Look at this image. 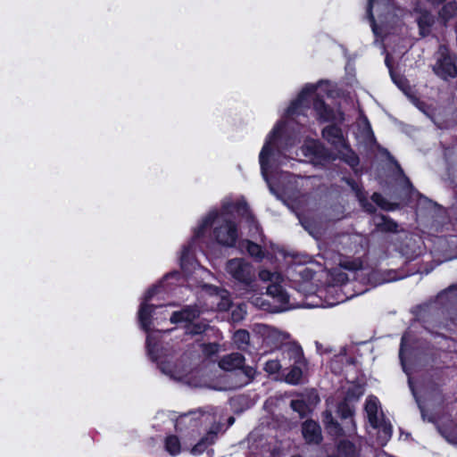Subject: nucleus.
Returning a JSON list of instances; mask_svg holds the SVG:
<instances>
[{
  "label": "nucleus",
  "mask_w": 457,
  "mask_h": 457,
  "mask_svg": "<svg viewBox=\"0 0 457 457\" xmlns=\"http://www.w3.org/2000/svg\"><path fill=\"white\" fill-rule=\"evenodd\" d=\"M215 219H219L213 231L217 242L224 246H233L238 237L237 226L231 220L219 218L215 211L211 212L195 229V237H200Z\"/></svg>",
  "instance_id": "f257e3e1"
},
{
  "label": "nucleus",
  "mask_w": 457,
  "mask_h": 457,
  "mask_svg": "<svg viewBox=\"0 0 457 457\" xmlns=\"http://www.w3.org/2000/svg\"><path fill=\"white\" fill-rule=\"evenodd\" d=\"M322 137L327 140L337 152L338 157L349 164L355 167L359 164V158L350 148L345 140L342 129L336 125H328L322 129Z\"/></svg>",
  "instance_id": "f03ea898"
},
{
  "label": "nucleus",
  "mask_w": 457,
  "mask_h": 457,
  "mask_svg": "<svg viewBox=\"0 0 457 457\" xmlns=\"http://www.w3.org/2000/svg\"><path fill=\"white\" fill-rule=\"evenodd\" d=\"M245 357L239 353H232L224 355L219 361L220 369L228 371L241 370L243 378L237 386L238 387L249 384L255 376V370L250 366H245Z\"/></svg>",
  "instance_id": "7ed1b4c3"
},
{
  "label": "nucleus",
  "mask_w": 457,
  "mask_h": 457,
  "mask_svg": "<svg viewBox=\"0 0 457 457\" xmlns=\"http://www.w3.org/2000/svg\"><path fill=\"white\" fill-rule=\"evenodd\" d=\"M434 73L444 80L457 77V57L451 55L445 46H440L436 62L432 66Z\"/></svg>",
  "instance_id": "20e7f679"
},
{
  "label": "nucleus",
  "mask_w": 457,
  "mask_h": 457,
  "mask_svg": "<svg viewBox=\"0 0 457 457\" xmlns=\"http://www.w3.org/2000/svg\"><path fill=\"white\" fill-rule=\"evenodd\" d=\"M259 277L263 281L271 282L267 287V294L280 304L277 311L287 310L288 308L289 295L278 283L281 278L280 274L262 270L259 272Z\"/></svg>",
  "instance_id": "39448f33"
},
{
  "label": "nucleus",
  "mask_w": 457,
  "mask_h": 457,
  "mask_svg": "<svg viewBox=\"0 0 457 457\" xmlns=\"http://www.w3.org/2000/svg\"><path fill=\"white\" fill-rule=\"evenodd\" d=\"M226 271L236 281L250 287L255 278L253 265L243 258H234L226 263Z\"/></svg>",
  "instance_id": "423d86ee"
},
{
  "label": "nucleus",
  "mask_w": 457,
  "mask_h": 457,
  "mask_svg": "<svg viewBox=\"0 0 457 457\" xmlns=\"http://www.w3.org/2000/svg\"><path fill=\"white\" fill-rule=\"evenodd\" d=\"M283 124L278 123L270 132L266 143L264 144L261 153H260V164H261V170L262 175L265 181L268 183L270 189L273 191L269 177H268V170L270 169L269 164V157L271 155L273 147L275 145V140L278 137L280 136L281 130H282Z\"/></svg>",
  "instance_id": "0eeeda50"
},
{
  "label": "nucleus",
  "mask_w": 457,
  "mask_h": 457,
  "mask_svg": "<svg viewBox=\"0 0 457 457\" xmlns=\"http://www.w3.org/2000/svg\"><path fill=\"white\" fill-rule=\"evenodd\" d=\"M253 331L260 335L267 345L274 347L282 346L288 338L287 334L266 324H254Z\"/></svg>",
  "instance_id": "6e6552de"
},
{
  "label": "nucleus",
  "mask_w": 457,
  "mask_h": 457,
  "mask_svg": "<svg viewBox=\"0 0 457 457\" xmlns=\"http://www.w3.org/2000/svg\"><path fill=\"white\" fill-rule=\"evenodd\" d=\"M391 5L389 0H369L367 7V16L370 21L372 31L376 36H378L379 28L376 23L374 12L377 13L379 19L386 18V14L390 12Z\"/></svg>",
  "instance_id": "1a4fd4ad"
},
{
  "label": "nucleus",
  "mask_w": 457,
  "mask_h": 457,
  "mask_svg": "<svg viewBox=\"0 0 457 457\" xmlns=\"http://www.w3.org/2000/svg\"><path fill=\"white\" fill-rule=\"evenodd\" d=\"M313 109L316 112L318 119L322 121H337L342 122L345 120L344 113L337 111L335 112L333 109L325 104V103L316 98L313 102Z\"/></svg>",
  "instance_id": "9d476101"
},
{
  "label": "nucleus",
  "mask_w": 457,
  "mask_h": 457,
  "mask_svg": "<svg viewBox=\"0 0 457 457\" xmlns=\"http://www.w3.org/2000/svg\"><path fill=\"white\" fill-rule=\"evenodd\" d=\"M302 434L307 444L319 445L322 441L321 428L312 420H307L302 424Z\"/></svg>",
  "instance_id": "9b49d317"
},
{
  "label": "nucleus",
  "mask_w": 457,
  "mask_h": 457,
  "mask_svg": "<svg viewBox=\"0 0 457 457\" xmlns=\"http://www.w3.org/2000/svg\"><path fill=\"white\" fill-rule=\"evenodd\" d=\"M353 410L346 403H340L337 407V413L344 420L343 428L346 432V436L355 434L356 426L353 419Z\"/></svg>",
  "instance_id": "f8f14e48"
},
{
  "label": "nucleus",
  "mask_w": 457,
  "mask_h": 457,
  "mask_svg": "<svg viewBox=\"0 0 457 457\" xmlns=\"http://www.w3.org/2000/svg\"><path fill=\"white\" fill-rule=\"evenodd\" d=\"M416 22L419 27L420 35L423 37L428 36L435 25V16L427 10H420L417 12Z\"/></svg>",
  "instance_id": "ddd939ff"
},
{
  "label": "nucleus",
  "mask_w": 457,
  "mask_h": 457,
  "mask_svg": "<svg viewBox=\"0 0 457 457\" xmlns=\"http://www.w3.org/2000/svg\"><path fill=\"white\" fill-rule=\"evenodd\" d=\"M283 360L288 359L292 364H304L303 353L301 346L294 342H287L282 345Z\"/></svg>",
  "instance_id": "4468645a"
},
{
  "label": "nucleus",
  "mask_w": 457,
  "mask_h": 457,
  "mask_svg": "<svg viewBox=\"0 0 457 457\" xmlns=\"http://www.w3.org/2000/svg\"><path fill=\"white\" fill-rule=\"evenodd\" d=\"M200 315V311L196 306L188 305L179 312H174L170 316V322L175 324L179 322H191L197 319Z\"/></svg>",
  "instance_id": "2eb2a0df"
},
{
  "label": "nucleus",
  "mask_w": 457,
  "mask_h": 457,
  "mask_svg": "<svg viewBox=\"0 0 457 457\" xmlns=\"http://www.w3.org/2000/svg\"><path fill=\"white\" fill-rule=\"evenodd\" d=\"M373 223L377 230L381 232L396 233L398 231V224L386 215H375L373 217Z\"/></svg>",
  "instance_id": "dca6fc26"
},
{
  "label": "nucleus",
  "mask_w": 457,
  "mask_h": 457,
  "mask_svg": "<svg viewBox=\"0 0 457 457\" xmlns=\"http://www.w3.org/2000/svg\"><path fill=\"white\" fill-rule=\"evenodd\" d=\"M323 423L328 432L335 436H346V432L343 427L334 420L332 416V412L330 411H325L322 413Z\"/></svg>",
  "instance_id": "f3484780"
},
{
  "label": "nucleus",
  "mask_w": 457,
  "mask_h": 457,
  "mask_svg": "<svg viewBox=\"0 0 457 457\" xmlns=\"http://www.w3.org/2000/svg\"><path fill=\"white\" fill-rule=\"evenodd\" d=\"M315 90V86H306L299 94L298 98L292 102L290 106L287 109V115L291 116L298 113L302 109V105L305 100L306 96L309 95L310 93L314 92Z\"/></svg>",
  "instance_id": "a211bd4d"
},
{
  "label": "nucleus",
  "mask_w": 457,
  "mask_h": 457,
  "mask_svg": "<svg viewBox=\"0 0 457 457\" xmlns=\"http://www.w3.org/2000/svg\"><path fill=\"white\" fill-rule=\"evenodd\" d=\"M379 405L377 398L370 397L365 404V411L370 425H377L381 419L382 412H378Z\"/></svg>",
  "instance_id": "6ab92c4d"
},
{
  "label": "nucleus",
  "mask_w": 457,
  "mask_h": 457,
  "mask_svg": "<svg viewBox=\"0 0 457 457\" xmlns=\"http://www.w3.org/2000/svg\"><path fill=\"white\" fill-rule=\"evenodd\" d=\"M154 306L148 304L147 303H142L139 312H138V320L141 324V327L148 331L151 326V317L152 312H154Z\"/></svg>",
  "instance_id": "aec40b11"
},
{
  "label": "nucleus",
  "mask_w": 457,
  "mask_h": 457,
  "mask_svg": "<svg viewBox=\"0 0 457 457\" xmlns=\"http://www.w3.org/2000/svg\"><path fill=\"white\" fill-rule=\"evenodd\" d=\"M217 438V432L211 429L204 437H203L192 449L191 453L194 455L201 454Z\"/></svg>",
  "instance_id": "412c9836"
},
{
  "label": "nucleus",
  "mask_w": 457,
  "mask_h": 457,
  "mask_svg": "<svg viewBox=\"0 0 457 457\" xmlns=\"http://www.w3.org/2000/svg\"><path fill=\"white\" fill-rule=\"evenodd\" d=\"M371 426L378 429V439L381 445L386 444L390 439L392 436V426L384 420V415H381V419L377 425Z\"/></svg>",
  "instance_id": "4be33fe9"
},
{
  "label": "nucleus",
  "mask_w": 457,
  "mask_h": 457,
  "mask_svg": "<svg viewBox=\"0 0 457 457\" xmlns=\"http://www.w3.org/2000/svg\"><path fill=\"white\" fill-rule=\"evenodd\" d=\"M303 364H290V370L287 373L285 377L286 382L297 385L301 382L303 377L302 366Z\"/></svg>",
  "instance_id": "5701e85b"
},
{
  "label": "nucleus",
  "mask_w": 457,
  "mask_h": 457,
  "mask_svg": "<svg viewBox=\"0 0 457 457\" xmlns=\"http://www.w3.org/2000/svg\"><path fill=\"white\" fill-rule=\"evenodd\" d=\"M233 340L237 348L244 350L249 345L250 334L245 329H239L234 333Z\"/></svg>",
  "instance_id": "b1692460"
},
{
  "label": "nucleus",
  "mask_w": 457,
  "mask_h": 457,
  "mask_svg": "<svg viewBox=\"0 0 457 457\" xmlns=\"http://www.w3.org/2000/svg\"><path fill=\"white\" fill-rule=\"evenodd\" d=\"M457 14V3L449 2L443 6L439 12V16L445 22Z\"/></svg>",
  "instance_id": "393cba45"
},
{
  "label": "nucleus",
  "mask_w": 457,
  "mask_h": 457,
  "mask_svg": "<svg viewBox=\"0 0 457 457\" xmlns=\"http://www.w3.org/2000/svg\"><path fill=\"white\" fill-rule=\"evenodd\" d=\"M165 449L171 455H177L180 453V441L176 436H169L165 439Z\"/></svg>",
  "instance_id": "a878e982"
},
{
  "label": "nucleus",
  "mask_w": 457,
  "mask_h": 457,
  "mask_svg": "<svg viewBox=\"0 0 457 457\" xmlns=\"http://www.w3.org/2000/svg\"><path fill=\"white\" fill-rule=\"evenodd\" d=\"M208 328L209 325L203 321L192 323L187 326L186 334L190 336L200 335L204 333Z\"/></svg>",
  "instance_id": "bb28decb"
},
{
  "label": "nucleus",
  "mask_w": 457,
  "mask_h": 457,
  "mask_svg": "<svg viewBox=\"0 0 457 457\" xmlns=\"http://www.w3.org/2000/svg\"><path fill=\"white\" fill-rule=\"evenodd\" d=\"M371 199L374 203H376L380 208L386 211H393L397 207V204H394L389 203L386 199H385L380 194L374 193L371 196Z\"/></svg>",
  "instance_id": "cd10ccee"
},
{
  "label": "nucleus",
  "mask_w": 457,
  "mask_h": 457,
  "mask_svg": "<svg viewBox=\"0 0 457 457\" xmlns=\"http://www.w3.org/2000/svg\"><path fill=\"white\" fill-rule=\"evenodd\" d=\"M217 296L220 297V302L218 303V307L220 310H227L230 305V300L228 298V293L226 290L214 288Z\"/></svg>",
  "instance_id": "c85d7f7f"
},
{
  "label": "nucleus",
  "mask_w": 457,
  "mask_h": 457,
  "mask_svg": "<svg viewBox=\"0 0 457 457\" xmlns=\"http://www.w3.org/2000/svg\"><path fill=\"white\" fill-rule=\"evenodd\" d=\"M245 245L248 253L251 256L255 257V258H260V259L262 258L263 253H262V247L259 245H257L252 241H249V240H246L245 242Z\"/></svg>",
  "instance_id": "c756f323"
},
{
  "label": "nucleus",
  "mask_w": 457,
  "mask_h": 457,
  "mask_svg": "<svg viewBox=\"0 0 457 457\" xmlns=\"http://www.w3.org/2000/svg\"><path fill=\"white\" fill-rule=\"evenodd\" d=\"M290 406L295 411L299 413L300 417H304L306 415L308 407L304 401L300 399L292 400Z\"/></svg>",
  "instance_id": "7c9ffc66"
},
{
  "label": "nucleus",
  "mask_w": 457,
  "mask_h": 457,
  "mask_svg": "<svg viewBox=\"0 0 457 457\" xmlns=\"http://www.w3.org/2000/svg\"><path fill=\"white\" fill-rule=\"evenodd\" d=\"M281 368L282 364L278 359L269 360L264 365V370L269 374H276L281 370Z\"/></svg>",
  "instance_id": "2f4dec72"
},
{
  "label": "nucleus",
  "mask_w": 457,
  "mask_h": 457,
  "mask_svg": "<svg viewBox=\"0 0 457 457\" xmlns=\"http://www.w3.org/2000/svg\"><path fill=\"white\" fill-rule=\"evenodd\" d=\"M342 267L349 270H358L361 268V262L358 260L345 261L341 263Z\"/></svg>",
  "instance_id": "473e14b6"
},
{
  "label": "nucleus",
  "mask_w": 457,
  "mask_h": 457,
  "mask_svg": "<svg viewBox=\"0 0 457 457\" xmlns=\"http://www.w3.org/2000/svg\"><path fill=\"white\" fill-rule=\"evenodd\" d=\"M189 255H190V246L189 245L184 246L182 249L181 257H180L181 266L183 268L186 265V263L188 262Z\"/></svg>",
  "instance_id": "72a5a7b5"
},
{
  "label": "nucleus",
  "mask_w": 457,
  "mask_h": 457,
  "mask_svg": "<svg viewBox=\"0 0 457 457\" xmlns=\"http://www.w3.org/2000/svg\"><path fill=\"white\" fill-rule=\"evenodd\" d=\"M159 292V287L158 286H154L153 287H151L145 294V298H144V302L143 303H147L155 294H157Z\"/></svg>",
  "instance_id": "f704fd0d"
},
{
  "label": "nucleus",
  "mask_w": 457,
  "mask_h": 457,
  "mask_svg": "<svg viewBox=\"0 0 457 457\" xmlns=\"http://www.w3.org/2000/svg\"><path fill=\"white\" fill-rule=\"evenodd\" d=\"M361 204L366 212L370 213H374L376 212V208L371 203L368 201H361Z\"/></svg>",
  "instance_id": "c9c22d12"
},
{
  "label": "nucleus",
  "mask_w": 457,
  "mask_h": 457,
  "mask_svg": "<svg viewBox=\"0 0 457 457\" xmlns=\"http://www.w3.org/2000/svg\"><path fill=\"white\" fill-rule=\"evenodd\" d=\"M405 338H406V336H403L402 337V343H401V348H400V353H399V356L401 359H403V345H404V342H405Z\"/></svg>",
  "instance_id": "e433bc0d"
},
{
  "label": "nucleus",
  "mask_w": 457,
  "mask_h": 457,
  "mask_svg": "<svg viewBox=\"0 0 457 457\" xmlns=\"http://www.w3.org/2000/svg\"><path fill=\"white\" fill-rule=\"evenodd\" d=\"M161 370L163 373H166V374H170L171 377H174V375L172 374L171 370H167L166 368L164 366H161Z\"/></svg>",
  "instance_id": "4c0bfd02"
},
{
  "label": "nucleus",
  "mask_w": 457,
  "mask_h": 457,
  "mask_svg": "<svg viewBox=\"0 0 457 457\" xmlns=\"http://www.w3.org/2000/svg\"><path fill=\"white\" fill-rule=\"evenodd\" d=\"M340 445H345L347 446L350 450H353V445L349 443V442H344V443H341Z\"/></svg>",
  "instance_id": "58836bf2"
},
{
  "label": "nucleus",
  "mask_w": 457,
  "mask_h": 457,
  "mask_svg": "<svg viewBox=\"0 0 457 457\" xmlns=\"http://www.w3.org/2000/svg\"><path fill=\"white\" fill-rule=\"evenodd\" d=\"M430 4L436 5L439 4L440 3L444 2L445 0H428Z\"/></svg>",
  "instance_id": "ea45409f"
},
{
  "label": "nucleus",
  "mask_w": 457,
  "mask_h": 457,
  "mask_svg": "<svg viewBox=\"0 0 457 457\" xmlns=\"http://www.w3.org/2000/svg\"><path fill=\"white\" fill-rule=\"evenodd\" d=\"M182 420V418L177 421V423H176V428H178V426H179V422H180V420Z\"/></svg>",
  "instance_id": "a19ab883"
},
{
  "label": "nucleus",
  "mask_w": 457,
  "mask_h": 457,
  "mask_svg": "<svg viewBox=\"0 0 457 457\" xmlns=\"http://www.w3.org/2000/svg\"><path fill=\"white\" fill-rule=\"evenodd\" d=\"M315 399H316V401H317V402H319V401H320V398H319V396H318V395H315Z\"/></svg>",
  "instance_id": "79ce46f5"
},
{
  "label": "nucleus",
  "mask_w": 457,
  "mask_h": 457,
  "mask_svg": "<svg viewBox=\"0 0 457 457\" xmlns=\"http://www.w3.org/2000/svg\"><path fill=\"white\" fill-rule=\"evenodd\" d=\"M260 306H261L262 308H264V303H260Z\"/></svg>",
  "instance_id": "37998d69"
},
{
  "label": "nucleus",
  "mask_w": 457,
  "mask_h": 457,
  "mask_svg": "<svg viewBox=\"0 0 457 457\" xmlns=\"http://www.w3.org/2000/svg\"><path fill=\"white\" fill-rule=\"evenodd\" d=\"M259 300H260L259 298H256V303H255V304H259V303H258V302H259Z\"/></svg>",
  "instance_id": "c03bdc74"
},
{
  "label": "nucleus",
  "mask_w": 457,
  "mask_h": 457,
  "mask_svg": "<svg viewBox=\"0 0 457 457\" xmlns=\"http://www.w3.org/2000/svg\"><path fill=\"white\" fill-rule=\"evenodd\" d=\"M233 420H234V419H233V418H230V419H229V422H232Z\"/></svg>",
  "instance_id": "a18cd8bd"
},
{
  "label": "nucleus",
  "mask_w": 457,
  "mask_h": 457,
  "mask_svg": "<svg viewBox=\"0 0 457 457\" xmlns=\"http://www.w3.org/2000/svg\"><path fill=\"white\" fill-rule=\"evenodd\" d=\"M292 457H301V456H299V455H294V456H292Z\"/></svg>",
  "instance_id": "49530a36"
}]
</instances>
